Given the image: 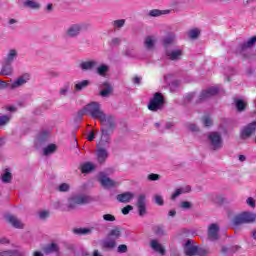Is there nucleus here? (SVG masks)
<instances>
[{
  "mask_svg": "<svg viewBox=\"0 0 256 256\" xmlns=\"http://www.w3.org/2000/svg\"><path fill=\"white\" fill-rule=\"evenodd\" d=\"M82 115H90L93 119H99L101 125L104 127H111L113 125V116L106 115V113L101 110V104H99V102H91L87 104L82 109Z\"/></svg>",
  "mask_w": 256,
  "mask_h": 256,
  "instance_id": "nucleus-1",
  "label": "nucleus"
},
{
  "mask_svg": "<svg viewBox=\"0 0 256 256\" xmlns=\"http://www.w3.org/2000/svg\"><path fill=\"white\" fill-rule=\"evenodd\" d=\"M208 141L213 151H219V149H223V138L219 132H211L208 135Z\"/></svg>",
  "mask_w": 256,
  "mask_h": 256,
  "instance_id": "nucleus-2",
  "label": "nucleus"
},
{
  "mask_svg": "<svg viewBox=\"0 0 256 256\" xmlns=\"http://www.w3.org/2000/svg\"><path fill=\"white\" fill-rule=\"evenodd\" d=\"M163 105H165L163 95H161V93H155L152 99H150L148 109L149 111H159L160 109H163Z\"/></svg>",
  "mask_w": 256,
  "mask_h": 256,
  "instance_id": "nucleus-3",
  "label": "nucleus"
},
{
  "mask_svg": "<svg viewBox=\"0 0 256 256\" xmlns=\"http://www.w3.org/2000/svg\"><path fill=\"white\" fill-rule=\"evenodd\" d=\"M256 219V214L253 212H243L233 219V225H243V223H253Z\"/></svg>",
  "mask_w": 256,
  "mask_h": 256,
  "instance_id": "nucleus-4",
  "label": "nucleus"
},
{
  "mask_svg": "<svg viewBox=\"0 0 256 256\" xmlns=\"http://www.w3.org/2000/svg\"><path fill=\"white\" fill-rule=\"evenodd\" d=\"M31 81V74L24 73L17 77L14 81L10 82L9 89L15 91V89H21L24 85H27Z\"/></svg>",
  "mask_w": 256,
  "mask_h": 256,
  "instance_id": "nucleus-5",
  "label": "nucleus"
},
{
  "mask_svg": "<svg viewBox=\"0 0 256 256\" xmlns=\"http://www.w3.org/2000/svg\"><path fill=\"white\" fill-rule=\"evenodd\" d=\"M31 81V74L24 73L17 77L14 81L10 82L9 89L15 91V89H21L24 85H27Z\"/></svg>",
  "mask_w": 256,
  "mask_h": 256,
  "instance_id": "nucleus-6",
  "label": "nucleus"
},
{
  "mask_svg": "<svg viewBox=\"0 0 256 256\" xmlns=\"http://www.w3.org/2000/svg\"><path fill=\"white\" fill-rule=\"evenodd\" d=\"M115 125V119L113 118L112 125L104 126L102 125V135L101 139L97 144V147H107L111 141V138H109V131H113V127Z\"/></svg>",
  "mask_w": 256,
  "mask_h": 256,
  "instance_id": "nucleus-7",
  "label": "nucleus"
},
{
  "mask_svg": "<svg viewBox=\"0 0 256 256\" xmlns=\"http://www.w3.org/2000/svg\"><path fill=\"white\" fill-rule=\"evenodd\" d=\"M85 203H89V196L85 194L75 195L68 199L67 207L68 209H75L77 205H85Z\"/></svg>",
  "mask_w": 256,
  "mask_h": 256,
  "instance_id": "nucleus-8",
  "label": "nucleus"
},
{
  "mask_svg": "<svg viewBox=\"0 0 256 256\" xmlns=\"http://www.w3.org/2000/svg\"><path fill=\"white\" fill-rule=\"evenodd\" d=\"M98 179L102 187H104L105 189H111V187H117V185H119V182L112 180L104 172H101L99 174Z\"/></svg>",
  "mask_w": 256,
  "mask_h": 256,
  "instance_id": "nucleus-9",
  "label": "nucleus"
},
{
  "mask_svg": "<svg viewBox=\"0 0 256 256\" xmlns=\"http://www.w3.org/2000/svg\"><path fill=\"white\" fill-rule=\"evenodd\" d=\"M218 93L219 88L217 86H213L206 90H203L198 97V102L201 103L203 101H207V99H211V97L217 95Z\"/></svg>",
  "mask_w": 256,
  "mask_h": 256,
  "instance_id": "nucleus-10",
  "label": "nucleus"
},
{
  "mask_svg": "<svg viewBox=\"0 0 256 256\" xmlns=\"http://www.w3.org/2000/svg\"><path fill=\"white\" fill-rule=\"evenodd\" d=\"M256 131V120L252 123L248 124L241 130V137L242 139H247L252 136Z\"/></svg>",
  "mask_w": 256,
  "mask_h": 256,
  "instance_id": "nucleus-11",
  "label": "nucleus"
},
{
  "mask_svg": "<svg viewBox=\"0 0 256 256\" xmlns=\"http://www.w3.org/2000/svg\"><path fill=\"white\" fill-rule=\"evenodd\" d=\"M150 247L152 250H154L155 253H158L159 255H165L166 250L165 246L159 242L157 239H152L150 241Z\"/></svg>",
  "mask_w": 256,
  "mask_h": 256,
  "instance_id": "nucleus-12",
  "label": "nucleus"
},
{
  "mask_svg": "<svg viewBox=\"0 0 256 256\" xmlns=\"http://www.w3.org/2000/svg\"><path fill=\"white\" fill-rule=\"evenodd\" d=\"M208 239L210 241H217L219 239V225L211 224L208 227Z\"/></svg>",
  "mask_w": 256,
  "mask_h": 256,
  "instance_id": "nucleus-13",
  "label": "nucleus"
},
{
  "mask_svg": "<svg viewBox=\"0 0 256 256\" xmlns=\"http://www.w3.org/2000/svg\"><path fill=\"white\" fill-rule=\"evenodd\" d=\"M104 146L97 147L96 157L98 163H105L107 161V157H109V152L103 148Z\"/></svg>",
  "mask_w": 256,
  "mask_h": 256,
  "instance_id": "nucleus-14",
  "label": "nucleus"
},
{
  "mask_svg": "<svg viewBox=\"0 0 256 256\" xmlns=\"http://www.w3.org/2000/svg\"><path fill=\"white\" fill-rule=\"evenodd\" d=\"M199 252V250L197 249V246H194L191 243V240H188L185 245H184V253L187 256H193V255H197V253Z\"/></svg>",
  "mask_w": 256,
  "mask_h": 256,
  "instance_id": "nucleus-15",
  "label": "nucleus"
},
{
  "mask_svg": "<svg viewBox=\"0 0 256 256\" xmlns=\"http://www.w3.org/2000/svg\"><path fill=\"white\" fill-rule=\"evenodd\" d=\"M166 55H167L168 59H170L171 61H179V59H181V57H183V50L182 49H174L171 51H167Z\"/></svg>",
  "mask_w": 256,
  "mask_h": 256,
  "instance_id": "nucleus-16",
  "label": "nucleus"
},
{
  "mask_svg": "<svg viewBox=\"0 0 256 256\" xmlns=\"http://www.w3.org/2000/svg\"><path fill=\"white\" fill-rule=\"evenodd\" d=\"M81 33V24H73L66 30L67 37H77Z\"/></svg>",
  "mask_w": 256,
  "mask_h": 256,
  "instance_id": "nucleus-17",
  "label": "nucleus"
},
{
  "mask_svg": "<svg viewBox=\"0 0 256 256\" xmlns=\"http://www.w3.org/2000/svg\"><path fill=\"white\" fill-rule=\"evenodd\" d=\"M97 61L95 60H89V61H84L80 63L79 67L82 69V71H91L97 67Z\"/></svg>",
  "mask_w": 256,
  "mask_h": 256,
  "instance_id": "nucleus-18",
  "label": "nucleus"
},
{
  "mask_svg": "<svg viewBox=\"0 0 256 256\" xmlns=\"http://www.w3.org/2000/svg\"><path fill=\"white\" fill-rule=\"evenodd\" d=\"M135 198V194L132 192H125L117 196V201L120 203H129V201Z\"/></svg>",
  "mask_w": 256,
  "mask_h": 256,
  "instance_id": "nucleus-19",
  "label": "nucleus"
},
{
  "mask_svg": "<svg viewBox=\"0 0 256 256\" xmlns=\"http://www.w3.org/2000/svg\"><path fill=\"white\" fill-rule=\"evenodd\" d=\"M0 75H3L4 77H12L13 65L9 63L4 64L0 70Z\"/></svg>",
  "mask_w": 256,
  "mask_h": 256,
  "instance_id": "nucleus-20",
  "label": "nucleus"
},
{
  "mask_svg": "<svg viewBox=\"0 0 256 256\" xmlns=\"http://www.w3.org/2000/svg\"><path fill=\"white\" fill-rule=\"evenodd\" d=\"M116 246L117 242H115V239L110 238L109 236L102 242V247H104V249H115Z\"/></svg>",
  "mask_w": 256,
  "mask_h": 256,
  "instance_id": "nucleus-21",
  "label": "nucleus"
},
{
  "mask_svg": "<svg viewBox=\"0 0 256 256\" xmlns=\"http://www.w3.org/2000/svg\"><path fill=\"white\" fill-rule=\"evenodd\" d=\"M17 55H18L17 50L15 49L9 50L4 60L5 63H9V64L13 63L17 59Z\"/></svg>",
  "mask_w": 256,
  "mask_h": 256,
  "instance_id": "nucleus-22",
  "label": "nucleus"
},
{
  "mask_svg": "<svg viewBox=\"0 0 256 256\" xmlns=\"http://www.w3.org/2000/svg\"><path fill=\"white\" fill-rule=\"evenodd\" d=\"M7 221H9L16 229H23V222H21V220H19L17 217L8 216Z\"/></svg>",
  "mask_w": 256,
  "mask_h": 256,
  "instance_id": "nucleus-23",
  "label": "nucleus"
},
{
  "mask_svg": "<svg viewBox=\"0 0 256 256\" xmlns=\"http://www.w3.org/2000/svg\"><path fill=\"white\" fill-rule=\"evenodd\" d=\"M90 84L91 82L89 80L78 81L75 83L74 89L75 91H83V89H87Z\"/></svg>",
  "mask_w": 256,
  "mask_h": 256,
  "instance_id": "nucleus-24",
  "label": "nucleus"
},
{
  "mask_svg": "<svg viewBox=\"0 0 256 256\" xmlns=\"http://www.w3.org/2000/svg\"><path fill=\"white\" fill-rule=\"evenodd\" d=\"M171 13L170 10H159V9H153L149 11L150 17H161V15H169Z\"/></svg>",
  "mask_w": 256,
  "mask_h": 256,
  "instance_id": "nucleus-25",
  "label": "nucleus"
},
{
  "mask_svg": "<svg viewBox=\"0 0 256 256\" xmlns=\"http://www.w3.org/2000/svg\"><path fill=\"white\" fill-rule=\"evenodd\" d=\"M176 39L177 36H175V34H168L163 40L164 47H169V45H173Z\"/></svg>",
  "mask_w": 256,
  "mask_h": 256,
  "instance_id": "nucleus-26",
  "label": "nucleus"
},
{
  "mask_svg": "<svg viewBox=\"0 0 256 256\" xmlns=\"http://www.w3.org/2000/svg\"><path fill=\"white\" fill-rule=\"evenodd\" d=\"M75 235H91L93 233V228H76L73 230Z\"/></svg>",
  "mask_w": 256,
  "mask_h": 256,
  "instance_id": "nucleus-27",
  "label": "nucleus"
},
{
  "mask_svg": "<svg viewBox=\"0 0 256 256\" xmlns=\"http://www.w3.org/2000/svg\"><path fill=\"white\" fill-rule=\"evenodd\" d=\"M108 237H110V239H114V241L119 239V237H121V228L115 227L110 230Z\"/></svg>",
  "mask_w": 256,
  "mask_h": 256,
  "instance_id": "nucleus-28",
  "label": "nucleus"
},
{
  "mask_svg": "<svg viewBox=\"0 0 256 256\" xmlns=\"http://www.w3.org/2000/svg\"><path fill=\"white\" fill-rule=\"evenodd\" d=\"M103 87L104 89L100 92L101 97H109L113 91V88L107 82L103 84Z\"/></svg>",
  "mask_w": 256,
  "mask_h": 256,
  "instance_id": "nucleus-29",
  "label": "nucleus"
},
{
  "mask_svg": "<svg viewBox=\"0 0 256 256\" xmlns=\"http://www.w3.org/2000/svg\"><path fill=\"white\" fill-rule=\"evenodd\" d=\"M57 151V145L55 144H49L45 148H43V154L48 156V155H53Z\"/></svg>",
  "mask_w": 256,
  "mask_h": 256,
  "instance_id": "nucleus-30",
  "label": "nucleus"
},
{
  "mask_svg": "<svg viewBox=\"0 0 256 256\" xmlns=\"http://www.w3.org/2000/svg\"><path fill=\"white\" fill-rule=\"evenodd\" d=\"M95 164L91 162H86L81 166L82 173H91V171H94Z\"/></svg>",
  "mask_w": 256,
  "mask_h": 256,
  "instance_id": "nucleus-31",
  "label": "nucleus"
},
{
  "mask_svg": "<svg viewBox=\"0 0 256 256\" xmlns=\"http://www.w3.org/2000/svg\"><path fill=\"white\" fill-rule=\"evenodd\" d=\"M156 41L157 40H155V37L153 36L146 37L144 42L146 49H153V47H155Z\"/></svg>",
  "mask_w": 256,
  "mask_h": 256,
  "instance_id": "nucleus-32",
  "label": "nucleus"
},
{
  "mask_svg": "<svg viewBox=\"0 0 256 256\" xmlns=\"http://www.w3.org/2000/svg\"><path fill=\"white\" fill-rule=\"evenodd\" d=\"M191 191V187L186 186L184 188L177 189L173 194H172V199H177L179 195H182V193H189Z\"/></svg>",
  "mask_w": 256,
  "mask_h": 256,
  "instance_id": "nucleus-33",
  "label": "nucleus"
},
{
  "mask_svg": "<svg viewBox=\"0 0 256 256\" xmlns=\"http://www.w3.org/2000/svg\"><path fill=\"white\" fill-rule=\"evenodd\" d=\"M24 5L25 7H29V9H39V7H41V5L34 0H26Z\"/></svg>",
  "mask_w": 256,
  "mask_h": 256,
  "instance_id": "nucleus-34",
  "label": "nucleus"
},
{
  "mask_svg": "<svg viewBox=\"0 0 256 256\" xmlns=\"http://www.w3.org/2000/svg\"><path fill=\"white\" fill-rule=\"evenodd\" d=\"M237 111H245V107H247V102L241 99L235 101Z\"/></svg>",
  "mask_w": 256,
  "mask_h": 256,
  "instance_id": "nucleus-35",
  "label": "nucleus"
},
{
  "mask_svg": "<svg viewBox=\"0 0 256 256\" xmlns=\"http://www.w3.org/2000/svg\"><path fill=\"white\" fill-rule=\"evenodd\" d=\"M11 179H13V176L11 175L9 169H6L5 172L2 174V182L11 183Z\"/></svg>",
  "mask_w": 256,
  "mask_h": 256,
  "instance_id": "nucleus-36",
  "label": "nucleus"
},
{
  "mask_svg": "<svg viewBox=\"0 0 256 256\" xmlns=\"http://www.w3.org/2000/svg\"><path fill=\"white\" fill-rule=\"evenodd\" d=\"M11 121V114L0 116V127H5Z\"/></svg>",
  "mask_w": 256,
  "mask_h": 256,
  "instance_id": "nucleus-37",
  "label": "nucleus"
},
{
  "mask_svg": "<svg viewBox=\"0 0 256 256\" xmlns=\"http://www.w3.org/2000/svg\"><path fill=\"white\" fill-rule=\"evenodd\" d=\"M57 251H59V246L55 243H52L45 248V253H55Z\"/></svg>",
  "mask_w": 256,
  "mask_h": 256,
  "instance_id": "nucleus-38",
  "label": "nucleus"
},
{
  "mask_svg": "<svg viewBox=\"0 0 256 256\" xmlns=\"http://www.w3.org/2000/svg\"><path fill=\"white\" fill-rule=\"evenodd\" d=\"M255 43H256V36H253L242 45V49H249L252 45H255Z\"/></svg>",
  "mask_w": 256,
  "mask_h": 256,
  "instance_id": "nucleus-39",
  "label": "nucleus"
},
{
  "mask_svg": "<svg viewBox=\"0 0 256 256\" xmlns=\"http://www.w3.org/2000/svg\"><path fill=\"white\" fill-rule=\"evenodd\" d=\"M200 33H201V31H199V29L194 28L188 32V35H189L190 39H197L199 37Z\"/></svg>",
  "mask_w": 256,
  "mask_h": 256,
  "instance_id": "nucleus-40",
  "label": "nucleus"
},
{
  "mask_svg": "<svg viewBox=\"0 0 256 256\" xmlns=\"http://www.w3.org/2000/svg\"><path fill=\"white\" fill-rule=\"evenodd\" d=\"M69 189H71V185H69V183H62L58 186V191L61 193H67Z\"/></svg>",
  "mask_w": 256,
  "mask_h": 256,
  "instance_id": "nucleus-41",
  "label": "nucleus"
},
{
  "mask_svg": "<svg viewBox=\"0 0 256 256\" xmlns=\"http://www.w3.org/2000/svg\"><path fill=\"white\" fill-rule=\"evenodd\" d=\"M202 123L205 127H211V125H213V120L211 119V116H204L202 118Z\"/></svg>",
  "mask_w": 256,
  "mask_h": 256,
  "instance_id": "nucleus-42",
  "label": "nucleus"
},
{
  "mask_svg": "<svg viewBox=\"0 0 256 256\" xmlns=\"http://www.w3.org/2000/svg\"><path fill=\"white\" fill-rule=\"evenodd\" d=\"M0 256H21V252L14 250V251H4L0 254Z\"/></svg>",
  "mask_w": 256,
  "mask_h": 256,
  "instance_id": "nucleus-43",
  "label": "nucleus"
},
{
  "mask_svg": "<svg viewBox=\"0 0 256 256\" xmlns=\"http://www.w3.org/2000/svg\"><path fill=\"white\" fill-rule=\"evenodd\" d=\"M109 71V66L107 65H101L97 68L98 75H105Z\"/></svg>",
  "mask_w": 256,
  "mask_h": 256,
  "instance_id": "nucleus-44",
  "label": "nucleus"
},
{
  "mask_svg": "<svg viewBox=\"0 0 256 256\" xmlns=\"http://www.w3.org/2000/svg\"><path fill=\"white\" fill-rule=\"evenodd\" d=\"M67 93H69V84L64 85L59 91L60 97H67Z\"/></svg>",
  "mask_w": 256,
  "mask_h": 256,
  "instance_id": "nucleus-45",
  "label": "nucleus"
},
{
  "mask_svg": "<svg viewBox=\"0 0 256 256\" xmlns=\"http://www.w3.org/2000/svg\"><path fill=\"white\" fill-rule=\"evenodd\" d=\"M125 25V19L116 20L113 22L114 29H121Z\"/></svg>",
  "mask_w": 256,
  "mask_h": 256,
  "instance_id": "nucleus-46",
  "label": "nucleus"
},
{
  "mask_svg": "<svg viewBox=\"0 0 256 256\" xmlns=\"http://www.w3.org/2000/svg\"><path fill=\"white\" fill-rule=\"evenodd\" d=\"M138 212H139V216L143 217L144 215L147 214V207L146 205H138Z\"/></svg>",
  "mask_w": 256,
  "mask_h": 256,
  "instance_id": "nucleus-47",
  "label": "nucleus"
},
{
  "mask_svg": "<svg viewBox=\"0 0 256 256\" xmlns=\"http://www.w3.org/2000/svg\"><path fill=\"white\" fill-rule=\"evenodd\" d=\"M154 201L156 205H163L164 201H163V196L156 194L154 196Z\"/></svg>",
  "mask_w": 256,
  "mask_h": 256,
  "instance_id": "nucleus-48",
  "label": "nucleus"
},
{
  "mask_svg": "<svg viewBox=\"0 0 256 256\" xmlns=\"http://www.w3.org/2000/svg\"><path fill=\"white\" fill-rule=\"evenodd\" d=\"M187 127H188L189 131H191L192 133H197L199 131V127L197 125H195L194 123L188 124Z\"/></svg>",
  "mask_w": 256,
  "mask_h": 256,
  "instance_id": "nucleus-49",
  "label": "nucleus"
},
{
  "mask_svg": "<svg viewBox=\"0 0 256 256\" xmlns=\"http://www.w3.org/2000/svg\"><path fill=\"white\" fill-rule=\"evenodd\" d=\"M9 85H11V81L0 80V89H9Z\"/></svg>",
  "mask_w": 256,
  "mask_h": 256,
  "instance_id": "nucleus-50",
  "label": "nucleus"
},
{
  "mask_svg": "<svg viewBox=\"0 0 256 256\" xmlns=\"http://www.w3.org/2000/svg\"><path fill=\"white\" fill-rule=\"evenodd\" d=\"M102 218L104 221H109V222L115 221V217L112 214H104Z\"/></svg>",
  "mask_w": 256,
  "mask_h": 256,
  "instance_id": "nucleus-51",
  "label": "nucleus"
},
{
  "mask_svg": "<svg viewBox=\"0 0 256 256\" xmlns=\"http://www.w3.org/2000/svg\"><path fill=\"white\" fill-rule=\"evenodd\" d=\"M145 202H146L145 195H144V194L139 195V196H138L137 206H138V205H146Z\"/></svg>",
  "mask_w": 256,
  "mask_h": 256,
  "instance_id": "nucleus-52",
  "label": "nucleus"
},
{
  "mask_svg": "<svg viewBox=\"0 0 256 256\" xmlns=\"http://www.w3.org/2000/svg\"><path fill=\"white\" fill-rule=\"evenodd\" d=\"M133 211V206L128 205L122 209L123 215H129V212Z\"/></svg>",
  "mask_w": 256,
  "mask_h": 256,
  "instance_id": "nucleus-53",
  "label": "nucleus"
},
{
  "mask_svg": "<svg viewBox=\"0 0 256 256\" xmlns=\"http://www.w3.org/2000/svg\"><path fill=\"white\" fill-rule=\"evenodd\" d=\"M247 205H249V207H252L254 209L255 207V199H253V197H249L246 200Z\"/></svg>",
  "mask_w": 256,
  "mask_h": 256,
  "instance_id": "nucleus-54",
  "label": "nucleus"
},
{
  "mask_svg": "<svg viewBox=\"0 0 256 256\" xmlns=\"http://www.w3.org/2000/svg\"><path fill=\"white\" fill-rule=\"evenodd\" d=\"M118 253H127V245L121 244L118 246Z\"/></svg>",
  "mask_w": 256,
  "mask_h": 256,
  "instance_id": "nucleus-55",
  "label": "nucleus"
},
{
  "mask_svg": "<svg viewBox=\"0 0 256 256\" xmlns=\"http://www.w3.org/2000/svg\"><path fill=\"white\" fill-rule=\"evenodd\" d=\"M49 137V133L47 132H43L42 134H40L37 138L38 141H45V139Z\"/></svg>",
  "mask_w": 256,
  "mask_h": 256,
  "instance_id": "nucleus-56",
  "label": "nucleus"
},
{
  "mask_svg": "<svg viewBox=\"0 0 256 256\" xmlns=\"http://www.w3.org/2000/svg\"><path fill=\"white\" fill-rule=\"evenodd\" d=\"M148 179H149V181H159V175L158 174H149Z\"/></svg>",
  "mask_w": 256,
  "mask_h": 256,
  "instance_id": "nucleus-57",
  "label": "nucleus"
},
{
  "mask_svg": "<svg viewBox=\"0 0 256 256\" xmlns=\"http://www.w3.org/2000/svg\"><path fill=\"white\" fill-rule=\"evenodd\" d=\"M39 217H40V219H47V217H49V212H47V211H41V212L39 213Z\"/></svg>",
  "mask_w": 256,
  "mask_h": 256,
  "instance_id": "nucleus-58",
  "label": "nucleus"
},
{
  "mask_svg": "<svg viewBox=\"0 0 256 256\" xmlns=\"http://www.w3.org/2000/svg\"><path fill=\"white\" fill-rule=\"evenodd\" d=\"M180 207H182V209H189L191 207V203L185 201V202H182L180 204Z\"/></svg>",
  "mask_w": 256,
  "mask_h": 256,
  "instance_id": "nucleus-59",
  "label": "nucleus"
},
{
  "mask_svg": "<svg viewBox=\"0 0 256 256\" xmlns=\"http://www.w3.org/2000/svg\"><path fill=\"white\" fill-rule=\"evenodd\" d=\"M134 85H141V77L136 76L133 78Z\"/></svg>",
  "mask_w": 256,
  "mask_h": 256,
  "instance_id": "nucleus-60",
  "label": "nucleus"
},
{
  "mask_svg": "<svg viewBox=\"0 0 256 256\" xmlns=\"http://www.w3.org/2000/svg\"><path fill=\"white\" fill-rule=\"evenodd\" d=\"M121 43V40L119 38H113L111 40V45H119Z\"/></svg>",
  "mask_w": 256,
  "mask_h": 256,
  "instance_id": "nucleus-61",
  "label": "nucleus"
},
{
  "mask_svg": "<svg viewBox=\"0 0 256 256\" xmlns=\"http://www.w3.org/2000/svg\"><path fill=\"white\" fill-rule=\"evenodd\" d=\"M87 139H88V141H93V139H95V133L94 132H90L88 134Z\"/></svg>",
  "mask_w": 256,
  "mask_h": 256,
  "instance_id": "nucleus-62",
  "label": "nucleus"
},
{
  "mask_svg": "<svg viewBox=\"0 0 256 256\" xmlns=\"http://www.w3.org/2000/svg\"><path fill=\"white\" fill-rule=\"evenodd\" d=\"M155 233H156V235H163V229L160 228V227H157V228L155 229Z\"/></svg>",
  "mask_w": 256,
  "mask_h": 256,
  "instance_id": "nucleus-63",
  "label": "nucleus"
},
{
  "mask_svg": "<svg viewBox=\"0 0 256 256\" xmlns=\"http://www.w3.org/2000/svg\"><path fill=\"white\" fill-rule=\"evenodd\" d=\"M33 256H44V255H43V252L41 251H34Z\"/></svg>",
  "mask_w": 256,
  "mask_h": 256,
  "instance_id": "nucleus-64",
  "label": "nucleus"
}]
</instances>
